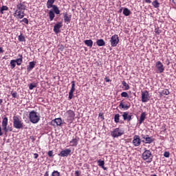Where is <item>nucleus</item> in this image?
<instances>
[{
	"mask_svg": "<svg viewBox=\"0 0 176 176\" xmlns=\"http://www.w3.org/2000/svg\"><path fill=\"white\" fill-rule=\"evenodd\" d=\"M29 120L33 124H36L41 120V116L38 112L32 111L29 113Z\"/></svg>",
	"mask_w": 176,
	"mask_h": 176,
	"instance_id": "nucleus-1",
	"label": "nucleus"
},
{
	"mask_svg": "<svg viewBox=\"0 0 176 176\" xmlns=\"http://www.w3.org/2000/svg\"><path fill=\"white\" fill-rule=\"evenodd\" d=\"M56 2V0H47V9H51L52 8L53 10L56 12V14H60V9H58V7L56 5H53Z\"/></svg>",
	"mask_w": 176,
	"mask_h": 176,
	"instance_id": "nucleus-2",
	"label": "nucleus"
},
{
	"mask_svg": "<svg viewBox=\"0 0 176 176\" xmlns=\"http://www.w3.org/2000/svg\"><path fill=\"white\" fill-rule=\"evenodd\" d=\"M142 159L144 160H146L147 163H151V162H152V159H153L152 152H151V150H146V148H145V151L142 153Z\"/></svg>",
	"mask_w": 176,
	"mask_h": 176,
	"instance_id": "nucleus-3",
	"label": "nucleus"
},
{
	"mask_svg": "<svg viewBox=\"0 0 176 176\" xmlns=\"http://www.w3.org/2000/svg\"><path fill=\"white\" fill-rule=\"evenodd\" d=\"M13 126L14 129H23V122L20 120V118L17 116L13 117Z\"/></svg>",
	"mask_w": 176,
	"mask_h": 176,
	"instance_id": "nucleus-4",
	"label": "nucleus"
},
{
	"mask_svg": "<svg viewBox=\"0 0 176 176\" xmlns=\"http://www.w3.org/2000/svg\"><path fill=\"white\" fill-rule=\"evenodd\" d=\"M123 134H124V133L119 128H116L111 132V135L113 138H118V137H121Z\"/></svg>",
	"mask_w": 176,
	"mask_h": 176,
	"instance_id": "nucleus-5",
	"label": "nucleus"
},
{
	"mask_svg": "<svg viewBox=\"0 0 176 176\" xmlns=\"http://www.w3.org/2000/svg\"><path fill=\"white\" fill-rule=\"evenodd\" d=\"M151 100V96H149V91H142V102H148Z\"/></svg>",
	"mask_w": 176,
	"mask_h": 176,
	"instance_id": "nucleus-6",
	"label": "nucleus"
},
{
	"mask_svg": "<svg viewBox=\"0 0 176 176\" xmlns=\"http://www.w3.org/2000/svg\"><path fill=\"white\" fill-rule=\"evenodd\" d=\"M110 43L112 47H116L119 43V36L118 34H114L111 37Z\"/></svg>",
	"mask_w": 176,
	"mask_h": 176,
	"instance_id": "nucleus-7",
	"label": "nucleus"
},
{
	"mask_svg": "<svg viewBox=\"0 0 176 176\" xmlns=\"http://www.w3.org/2000/svg\"><path fill=\"white\" fill-rule=\"evenodd\" d=\"M68 122H74L75 119V112L72 110H68L65 114Z\"/></svg>",
	"mask_w": 176,
	"mask_h": 176,
	"instance_id": "nucleus-8",
	"label": "nucleus"
},
{
	"mask_svg": "<svg viewBox=\"0 0 176 176\" xmlns=\"http://www.w3.org/2000/svg\"><path fill=\"white\" fill-rule=\"evenodd\" d=\"M72 152V151L70 148H66L60 151L58 156H60V157H68V156H71Z\"/></svg>",
	"mask_w": 176,
	"mask_h": 176,
	"instance_id": "nucleus-9",
	"label": "nucleus"
},
{
	"mask_svg": "<svg viewBox=\"0 0 176 176\" xmlns=\"http://www.w3.org/2000/svg\"><path fill=\"white\" fill-rule=\"evenodd\" d=\"M155 67L157 68V74H163V72H164V66L163 65V63H162V62L157 61L155 63Z\"/></svg>",
	"mask_w": 176,
	"mask_h": 176,
	"instance_id": "nucleus-10",
	"label": "nucleus"
},
{
	"mask_svg": "<svg viewBox=\"0 0 176 176\" xmlns=\"http://www.w3.org/2000/svg\"><path fill=\"white\" fill-rule=\"evenodd\" d=\"M123 120L125 122H131L133 120V115L129 113V111H125L122 113Z\"/></svg>",
	"mask_w": 176,
	"mask_h": 176,
	"instance_id": "nucleus-11",
	"label": "nucleus"
},
{
	"mask_svg": "<svg viewBox=\"0 0 176 176\" xmlns=\"http://www.w3.org/2000/svg\"><path fill=\"white\" fill-rule=\"evenodd\" d=\"M62 28L63 22H58L54 26V32H55V34H60L61 32V30H60V29H61Z\"/></svg>",
	"mask_w": 176,
	"mask_h": 176,
	"instance_id": "nucleus-12",
	"label": "nucleus"
},
{
	"mask_svg": "<svg viewBox=\"0 0 176 176\" xmlns=\"http://www.w3.org/2000/svg\"><path fill=\"white\" fill-rule=\"evenodd\" d=\"M132 143L134 146H140L141 145V138H140V136L137 135H134Z\"/></svg>",
	"mask_w": 176,
	"mask_h": 176,
	"instance_id": "nucleus-13",
	"label": "nucleus"
},
{
	"mask_svg": "<svg viewBox=\"0 0 176 176\" xmlns=\"http://www.w3.org/2000/svg\"><path fill=\"white\" fill-rule=\"evenodd\" d=\"M79 140V137L73 136L72 140L69 142L70 146H78Z\"/></svg>",
	"mask_w": 176,
	"mask_h": 176,
	"instance_id": "nucleus-14",
	"label": "nucleus"
},
{
	"mask_svg": "<svg viewBox=\"0 0 176 176\" xmlns=\"http://www.w3.org/2000/svg\"><path fill=\"white\" fill-rule=\"evenodd\" d=\"M51 126H61V124H63V120H61L60 118H56L53 120L51 121L50 123Z\"/></svg>",
	"mask_w": 176,
	"mask_h": 176,
	"instance_id": "nucleus-15",
	"label": "nucleus"
},
{
	"mask_svg": "<svg viewBox=\"0 0 176 176\" xmlns=\"http://www.w3.org/2000/svg\"><path fill=\"white\" fill-rule=\"evenodd\" d=\"M14 16H17L18 19H24L25 14L24 13V11H23V10H15V12L14 13Z\"/></svg>",
	"mask_w": 176,
	"mask_h": 176,
	"instance_id": "nucleus-16",
	"label": "nucleus"
},
{
	"mask_svg": "<svg viewBox=\"0 0 176 176\" xmlns=\"http://www.w3.org/2000/svg\"><path fill=\"white\" fill-rule=\"evenodd\" d=\"M75 91V81L72 82V88L69 92V100H72Z\"/></svg>",
	"mask_w": 176,
	"mask_h": 176,
	"instance_id": "nucleus-17",
	"label": "nucleus"
},
{
	"mask_svg": "<svg viewBox=\"0 0 176 176\" xmlns=\"http://www.w3.org/2000/svg\"><path fill=\"white\" fill-rule=\"evenodd\" d=\"M48 16L50 21H53V20H54V17H56V12H54L53 8L49 10Z\"/></svg>",
	"mask_w": 176,
	"mask_h": 176,
	"instance_id": "nucleus-18",
	"label": "nucleus"
},
{
	"mask_svg": "<svg viewBox=\"0 0 176 176\" xmlns=\"http://www.w3.org/2000/svg\"><path fill=\"white\" fill-rule=\"evenodd\" d=\"M63 17H64V22L66 23V24H69L71 23V15H68L67 12L63 13Z\"/></svg>",
	"mask_w": 176,
	"mask_h": 176,
	"instance_id": "nucleus-19",
	"label": "nucleus"
},
{
	"mask_svg": "<svg viewBox=\"0 0 176 176\" xmlns=\"http://www.w3.org/2000/svg\"><path fill=\"white\" fill-rule=\"evenodd\" d=\"M130 104H124V102L122 101L120 102V104H119V108L120 109H125L126 111H127V109H130Z\"/></svg>",
	"mask_w": 176,
	"mask_h": 176,
	"instance_id": "nucleus-20",
	"label": "nucleus"
},
{
	"mask_svg": "<svg viewBox=\"0 0 176 176\" xmlns=\"http://www.w3.org/2000/svg\"><path fill=\"white\" fill-rule=\"evenodd\" d=\"M16 9L18 10H22L24 12V10L27 9V6H25V4H24V3H20L16 5Z\"/></svg>",
	"mask_w": 176,
	"mask_h": 176,
	"instance_id": "nucleus-21",
	"label": "nucleus"
},
{
	"mask_svg": "<svg viewBox=\"0 0 176 176\" xmlns=\"http://www.w3.org/2000/svg\"><path fill=\"white\" fill-rule=\"evenodd\" d=\"M35 68V62L32 61L29 63V65L27 66V71L28 72H31L32 69Z\"/></svg>",
	"mask_w": 176,
	"mask_h": 176,
	"instance_id": "nucleus-22",
	"label": "nucleus"
},
{
	"mask_svg": "<svg viewBox=\"0 0 176 176\" xmlns=\"http://www.w3.org/2000/svg\"><path fill=\"white\" fill-rule=\"evenodd\" d=\"M146 119V113L145 112L142 113L139 120V124H142V123H144Z\"/></svg>",
	"mask_w": 176,
	"mask_h": 176,
	"instance_id": "nucleus-23",
	"label": "nucleus"
},
{
	"mask_svg": "<svg viewBox=\"0 0 176 176\" xmlns=\"http://www.w3.org/2000/svg\"><path fill=\"white\" fill-rule=\"evenodd\" d=\"M98 164L99 167H101V168H103V170H107V167H105V162L104 160H98Z\"/></svg>",
	"mask_w": 176,
	"mask_h": 176,
	"instance_id": "nucleus-24",
	"label": "nucleus"
},
{
	"mask_svg": "<svg viewBox=\"0 0 176 176\" xmlns=\"http://www.w3.org/2000/svg\"><path fill=\"white\" fill-rule=\"evenodd\" d=\"M18 57L19 58L15 60V63L17 65H21V64L23 63V55L19 54Z\"/></svg>",
	"mask_w": 176,
	"mask_h": 176,
	"instance_id": "nucleus-25",
	"label": "nucleus"
},
{
	"mask_svg": "<svg viewBox=\"0 0 176 176\" xmlns=\"http://www.w3.org/2000/svg\"><path fill=\"white\" fill-rule=\"evenodd\" d=\"M96 45L98 46H105V41L102 38L98 39L96 41Z\"/></svg>",
	"mask_w": 176,
	"mask_h": 176,
	"instance_id": "nucleus-26",
	"label": "nucleus"
},
{
	"mask_svg": "<svg viewBox=\"0 0 176 176\" xmlns=\"http://www.w3.org/2000/svg\"><path fill=\"white\" fill-rule=\"evenodd\" d=\"M84 43H85V45L87 46H88V47H93V40L90 39V40H85L84 41Z\"/></svg>",
	"mask_w": 176,
	"mask_h": 176,
	"instance_id": "nucleus-27",
	"label": "nucleus"
},
{
	"mask_svg": "<svg viewBox=\"0 0 176 176\" xmlns=\"http://www.w3.org/2000/svg\"><path fill=\"white\" fill-rule=\"evenodd\" d=\"M153 6L155 8L157 9L158 8L160 7V3L157 0H155L153 2H151Z\"/></svg>",
	"mask_w": 176,
	"mask_h": 176,
	"instance_id": "nucleus-28",
	"label": "nucleus"
},
{
	"mask_svg": "<svg viewBox=\"0 0 176 176\" xmlns=\"http://www.w3.org/2000/svg\"><path fill=\"white\" fill-rule=\"evenodd\" d=\"M159 93L160 96H168L170 94V91H168V89H164L162 91Z\"/></svg>",
	"mask_w": 176,
	"mask_h": 176,
	"instance_id": "nucleus-29",
	"label": "nucleus"
},
{
	"mask_svg": "<svg viewBox=\"0 0 176 176\" xmlns=\"http://www.w3.org/2000/svg\"><path fill=\"white\" fill-rule=\"evenodd\" d=\"M131 13V11H130V10H129V8H124V10H123V14L124 15V16H129L130 14Z\"/></svg>",
	"mask_w": 176,
	"mask_h": 176,
	"instance_id": "nucleus-30",
	"label": "nucleus"
},
{
	"mask_svg": "<svg viewBox=\"0 0 176 176\" xmlns=\"http://www.w3.org/2000/svg\"><path fill=\"white\" fill-rule=\"evenodd\" d=\"M155 141V138H153V136L149 137V135H148L146 144H152Z\"/></svg>",
	"mask_w": 176,
	"mask_h": 176,
	"instance_id": "nucleus-31",
	"label": "nucleus"
},
{
	"mask_svg": "<svg viewBox=\"0 0 176 176\" xmlns=\"http://www.w3.org/2000/svg\"><path fill=\"white\" fill-rule=\"evenodd\" d=\"M5 10H9V8L6 6H3L1 8V10H0V13L1 14H3L5 12L4 11Z\"/></svg>",
	"mask_w": 176,
	"mask_h": 176,
	"instance_id": "nucleus-32",
	"label": "nucleus"
},
{
	"mask_svg": "<svg viewBox=\"0 0 176 176\" xmlns=\"http://www.w3.org/2000/svg\"><path fill=\"white\" fill-rule=\"evenodd\" d=\"M120 115L119 113H117L114 116V122L115 123H119V121L120 120Z\"/></svg>",
	"mask_w": 176,
	"mask_h": 176,
	"instance_id": "nucleus-33",
	"label": "nucleus"
},
{
	"mask_svg": "<svg viewBox=\"0 0 176 176\" xmlns=\"http://www.w3.org/2000/svg\"><path fill=\"white\" fill-rule=\"evenodd\" d=\"M18 39H19V42H25V37L24 36H23V34H21L19 36Z\"/></svg>",
	"mask_w": 176,
	"mask_h": 176,
	"instance_id": "nucleus-34",
	"label": "nucleus"
},
{
	"mask_svg": "<svg viewBox=\"0 0 176 176\" xmlns=\"http://www.w3.org/2000/svg\"><path fill=\"white\" fill-rule=\"evenodd\" d=\"M16 60H10V67L11 69H13L16 67Z\"/></svg>",
	"mask_w": 176,
	"mask_h": 176,
	"instance_id": "nucleus-35",
	"label": "nucleus"
},
{
	"mask_svg": "<svg viewBox=\"0 0 176 176\" xmlns=\"http://www.w3.org/2000/svg\"><path fill=\"white\" fill-rule=\"evenodd\" d=\"M122 83L124 87H125V90H129V89H130V86L129 85V84H127V82H126V81H122Z\"/></svg>",
	"mask_w": 176,
	"mask_h": 176,
	"instance_id": "nucleus-36",
	"label": "nucleus"
},
{
	"mask_svg": "<svg viewBox=\"0 0 176 176\" xmlns=\"http://www.w3.org/2000/svg\"><path fill=\"white\" fill-rule=\"evenodd\" d=\"M142 140H142V142H144V144H147L146 141L148 140V135H142Z\"/></svg>",
	"mask_w": 176,
	"mask_h": 176,
	"instance_id": "nucleus-37",
	"label": "nucleus"
},
{
	"mask_svg": "<svg viewBox=\"0 0 176 176\" xmlns=\"http://www.w3.org/2000/svg\"><path fill=\"white\" fill-rule=\"evenodd\" d=\"M51 176H60V172H58V170H54L52 173Z\"/></svg>",
	"mask_w": 176,
	"mask_h": 176,
	"instance_id": "nucleus-38",
	"label": "nucleus"
},
{
	"mask_svg": "<svg viewBox=\"0 0 176 176\" xmlns=\"http://www.w3.org/2000/svg\"><path fill=\"white\" fill-rule=\"evenodd\" d=\"M121 97H124V98H129V94L127 92L124 91L121 94Z\"/></svg>",
	"mask_w": 176,
	"mask_h": 176,
	"instance_id": "nucleus-39",
	"label": "nucleus"
},
{
	"mask_svg": "<svg viewBox=\"0 0 176 176\" xmlns=\"http://www.w3.org/2000/svg\"><path fill=\"white\" fill-rule=\"evenodd\" d=\"M34 87H36V85L32 84V83L30 84L29 85L30 90H34Z\"/></svg>",
	"mask_w": 176,
	"mask_h": 176,
	"instance_id": "nucleus-40",
	"label": "nucleus"
},
{
	"mask_svg": "<svg viewBox=\"0 0 176 176\" xmlns=\"http://www.w3.org/2000/svg\"><path fill=\"white\" fill-rule=\"evenodd\" d=\"M11 95L13 97V98H17V97H18L17 92H16V91L11 92Z\"/></svg>",
	"mask_w": 176,
	"mask_h": 176,
	"instance_id": "nucleus-41",
	"label": "nucleus"
},
{
	"mask_svg": "<svg viewBox=\"0 0 176 176\" xmlns=\"http://www.w3.org/2000/svg\"><path fill=\"white\" fill-rule=\"evenodd\" d=\"M164 157H170V152L168 151H165L164 153Z\"/></svg>",
	"mask_w": 176,
	"mask_h": 176,
	"instance_id": "nucleus-42",
	"label": "nucleus"
},
{
	"mask_svg": "<svg viewBox=\"0 0 176 176\" xmlns=\"http://www.w3.org/2000/svg\"><path fill=\"white\" fill-rule=\"evenodd\" d=\"M21 23H25V24H28V19L27 18H24L21 21Z\"/></svg>",
	"mask_w": 176,
	"mask_h": 176,
	"instance_id": "nucleus-43",
	"label": "nucleus"
},
{
	"mask_svg": "<svg viewBox=\"0 0 176 176\" xmlns=\"http://www.w3.org/2000/svg\"><path fill=\"white\" fill-rule=\"evenodd\" d=\"M47 155H48V156H49L50 157H52V156H53V151H48Z\"/></svg>",
	"mask_w": 176,
	"mask_h": 176,
	"instance_id": "nucleus-44",
	"label": "nucleus"
},
{
	"mask_svg": "<svg viewBox=\"0 0 176 176\" xmlns=\"http://www.w3.org/2000/svg\"><path fill=\"white\" fill-rule=\"evenodd\" d=\"M64 49H65L64 45H60L59 47V50H60V52H63Z\"/></svg>",
	"mask_w": 176,
	"mask_h": 176,
	"instance_id": "nucleus-45",
	"label": "nucleus"
},
{
	"mask_svg": "<svg viewBox=\"0 0 176 176\" xmlns=\"http://www.w3.org/2000/svg\"><path fill=\"white\" fill-rule=\"evenodd\" d=\"M75 175L76 176H80V172H79V170H76L75 171Z\"/></svg>",
	"mask_w": 176,
	"mask_h": 176,
	"instance_id": "nucleus-46",
	"label": "nucleus"
},
{
	"mask_svg": "<svg viewBox=\"0 0 176 176\" xmlns=\"http://www.w3.org/2000/svg\"><path fill=\"white\" fill-rule=\"evenodd\" d=\"M38 156H39V155L38 153H34V159H38Z\"/></svg>",
	"mask_w": 176,
	"mask_h": 176,
	"instance_id": "nucleus-47",
	"label": "nucleus"
},
{
	"mask_svg": "<svg viewBox=\"0 0 176 176\" xmlns=\"http://www.w3.org/2000/svg\"><path fill=\"white\" fill-rule=\"evenodd\" d=\"M144 2L146 3H151L152 2V0H144Z\"/></svg>",
	"mask_w": 176,
	"mask_h": 176,
	"instance_id": "nucleus-48",
	"label": "nucleus"
},
{
	"mask_svg": "<svg viewBox=\"0 0 176 176\" xmlns=\"http://www.w3.org/2000/svg\"><path fill=\"white\" fill-rule=\"evenodd\" d=\"M104 80H105V81L107 82H111V79H109V78H107V77L104 78Z\"/></svg>",
	"mask_w": 176,
	"mask_h": 176,
	"instance_id": "nucleus-49",
	"label": "nucleus"
},
{
	"mask_svg": "<svg viewBox=\"0 0 176 176\" xmlns=\"http://www.w3.org/2000/svg\"><path fill=\"white\" fill-rule=\"evenodd\" d=\"M3 52H5L3 50V48H2L1 47H0V53H3Z\"/></svg>",
	"mask_w": 176,
	"mask_h": 176,
	"instance_id": "nucleus-50",
	"label": "nucleus"
},
{
	"mask_svg": "<svg viewBox=\"0 0 176 176\" xmlns=\"http://www.w3.org/2000/svg\"><path fill=\"white\" fill-rule=\"evenodd\" d=\"M44 176H49V171H46Z\"/></svg>",
	"mask_w": 176,
	"mask_h": 176,
	"instance_id": "nucleus-51",
	"label": "nucleus"
},
{
	"mask_svg": "<svg viewBox=\"0 0 176 176\" xmlns=\"http://www.w3.org/2000/svg\"><path fill=\"white\" fill-rule=\"evenodd\" d=\"M2 102H3V99H0V105H1V104H2Z\"/></svg>",
	"mask_w": 176,
	"mask_h": 176,
	"instance_id": "nucleus-52",
	"label": "nucleus"
},
{
	"mask_svg": "<svg viewBox=\"0 0 176 176\" xmlns=\"http://www.w3.org/2000/svg\"><path fill=\"white\" fill-rule=\"evenodd\" d=\"M122 10H123V8L120 9L119 12L122 13Z\"/></svg>",
	"mask_w": 176,
	"mask_h": 176,
	"instance_id": "nucleus-53",
	"label": "nucleus"
},
{
	"mask_svg": "<svg viewBox=\"0 0 176 176\" xmlns=\"http://www.w3.org/2000/svg\"><path fill=\"white\" fill-rule=\"evenodd\" d=\"M173 2L176 4V0H173Z\"/></svg>",
	"mask_w": 176,
	"mask_h": 176,
	"instance_id": "nucleus-54",
	"label": "nucleus"
},
{
	"mask_svg": "<svg viewBox=\"0 0 176 176\" xmlns=\"http://www.w3.org/2000/svg\"><path fill=\"white\" fill-rule=\"evenodd\" d=\"M152 176H157L156 175H153Z\"/></svg>",
	"mask_w": 176,
	"mask_h": 176,
	"instance_id": "nucleus-55",
	"label": "nucleus"
}]
</instances>
